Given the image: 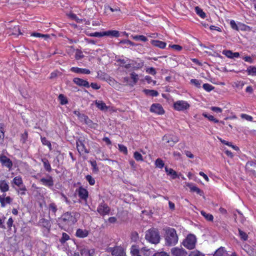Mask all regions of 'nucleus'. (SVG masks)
Instances as JSON below:
<instances>
[{"instance_id": "20e7f679", "label": "nucleus", "mask_w": 256, "mask_h": 256, "mask_svg": "<svg viewBox=\"0 0 256 256\" xmlns=\"http://www.w3.org/2000/svg\"><path fill=\"white\" fill-rule=\"evenodd\" d=\"M106 252H110L112 256H126L124 249L119 246L108 247L106 248Z\"/></svg>"}, {"instance_id": "de8ad7c7", "label": "nucleus", "mask_w": 256, "mask_h": 256, "mask_svg": "<svg viewBox=\"0 0 256 256\" xmlns=\"http://www.w3.org/2000/svg\"><path fill=\"white\" fill-rule=\"evenodd\" d=\"M4 136V130L2 126L0 124V143L2 142Z\"/></svg>"}, {"instance_id": "f257e3e1", "label": "nucleus", "mask_w": 256, "mask_h": 256, "mask_svg": "<svg viewBox=\"0 0 256 256\" xmlns=\"http://www.w3.org/2000/svg\"><path fill=\"white\" fill-rule=\"evenodd\" d=\"M165 240L168 246L175 245L178 242V236L174 228H168L166 230Z\"/></svg>"}, {"instance_id": "bf43d9fd", "label": "nucleus", "mask_w": 256, "mask_h": 256, "mask_svg": "<svg viewBox=\"0 0 256 256\" xmlns=\"http://www.w3.org/2000/svg\"><path fill=\"white\" fill-rule=\"evenodd\" d=\"M70 238L69 236L66 233L64 232L62 234V236L61 238L60 242H64L66 240H68Z\"/></svg>"}, {"instance_id": "aec40b11", "label": "nucleus", "mask_w": 256, "mask_h": 256, "mask_svg": "<svg viewBox=\"0 0 256 256\" xmlns=\"http://www.w3.org/2000/svg\"><path fill=\"white\" fill-rule=\"evenodd\" d=\"M70 70L72 72L78 74H89L90 73V72L89 70L86 68H81L76 67H72L71 68Z\"/></svg>"}, {"instance_id": "412c9836", "label": "nucleus", "mask_w": 256, "mask_h": 256, "mask_svg": "<svg viewBox=\"0 0 256 256\" xmlns=\"http://www.w3.org/2000/svg\"><path fill=\"white\" fill-rule=\"evenodd\" d=\"M88 234V232L86 230L78 228L76 232V236L80 238H86Z\"/></svg>"}, {"instance_id": "864d4df0", "label": "nucleus", "mask_w": 256, "mask_h": 256, "mask_svg": "<svg viewBox=\"0 0 256 256\" xmlns=\"http://www.w3.org/2000/svg\"><path fill=\"white\" fill-rule=\"evenodd\" d=\"M131 78L133 80L134 84H136L138 80V75L135 72H133L130 74Z\"/></svg>"}, {"instance_id": "c03bdc74", "label": "nucleus", "mask_w": 256, "mask_h": 256, "mask_svg": "<svg viewBox=\"0 0 256 256\" xmlns=\"http://www.w3.org/2000/svg\"><path fill=\"white\" fill-rule=\"evenodd\" d=\"M130 252L133 256L138 254L139 250L136 246H132L130 248Z\"/></svg>"}, {"instance_id": "49530a36", "label": "nucleus", "mask_w": 256, "mask_h": 256, "mask_svg": "<svg viewBox=\"0 0 256 256\" xmlns=\"http://www.w3.org/2000/svg\"><path fill=\"white\" fill-rule=\"evenodd\" d=\"M104 32H95L90 34V36L94 37H101L105 36Z\"/></svg>"}, {"instance_id": "0e129e2a", "label": "nucleus", "mask_w": 256, "mask_h": 256, "mask_svg": "<svg viewBox=\"0 0 256 256\" xmlns=\"http://www.w3.org/2000/svg\"><path fill=\"white\" fill-rule=\"evenodd\" d=\"M230 25L231 28L232 29L235 30H238V27L236 22H234V20H230Z\"/></svg>"}, {"instance_id": "cd10ccee", "label": "nucleus", "mask_w": 256, "mask_h": 256, "mask_svg": "<svg viewBox=\"0 0 256 256\" xmlns=\"http://www.w3.org/2000/svg\"><path fill=\"white\" fill-rule=\"evenodd\" d=\"M104 34L106 36H112L114 37H118L120 36L119 32L114 30L104 32Z\"/></svg>"}, {"instance_id": "e433bc0d", "label": "nucleus", "mask_w": 256, "mask_h": 256, "mask_svg": "<svg viewBox=\"0 0 256 256\" xmlns=\"http://www.w3.org/2000/svg\"><path fill=\"white\" fill-rule=\"evenodd\" d=\"M155 165L156 167L162 168L164 166V164L162 159L158 158L156 160Z\"/></svg>"}, {"instance_id": "4468645a", "label": "nucleus", "mask_w": 256, "mask_h": 256, "mask_svg": "<svg viewBox=\"0 0 256 256\" xmlns=\"http://www.w3.org/2000/svg\"><path fill=\"white\" fill-rule=\"evenodd\" d=\"M40 182L44 186L52 187L54 186L53 178L51 176H48L47 178H42Z\"/></svg>"}, {"instance_id": "13d9d810", "label": "nucleus", "mask_w": 256, "mask_h": 256, "mask_svg": "<svg viewBox=\"0 0 256 256\" xmlns=\"http://www.w3.org/2000/svg\"><path fill=\"white\" fill-rule=\"evenodd\" d=\"M28 132H25L24 134H22L21 136V140H20L22 142V143L26 142L27 138H28Z\"/></svg>"}, {"instance_id": "dca6fc26", "label": "nucleus", "mask_w": 256, "mask_h": 256, "mask_svg": "<svg viewBox=\"0 0 256 256\" xmlns=\"http://www.w3.org/2000/svg\"><path fill=\"white\" fill-rule=\"evenodd\" d=\"M62 220L68 222H76L75 218L72 215L71 213L68 212L65 213L62 216Z\"/></svg>"}, {"instance_id": "6ab92c4d", "label": "nucleus", "mask_w": 256, "mask_h": 256, "mask_svg": "<svg viewBox=\"0 0 256 256\" xmlns=\"http://www.w3.org/2000/svg\"><path fill=\"white\" fill-rule=\"evenodd\" d=\"M78 195L82 199L86 200L88 197V192L83 188H80L78 190Z\"/></svg>"}, {"instance_id": "423d86ee", "label": "nucleus", "mask_w": 256, "mask_h": 256, "mask_svg": "<svg viewBox=\"0 0 256 256\" xmlns=\"http://www.w3.org/2000/svg\"><path fill=\"white\" fill-rule=\"evenodd\" d=\"M163 141L167 144H169L170 146H173L179 140L178 138L175 136L172 135H165L162 138Z\"/></svg>"}, {"instance_id": "f03ea898", "label": "nucleus", "mask_w": 256, "mask_h": 256, "mask_svg": "<svg viewBox=\"0 0 256 256\" xmlns=\"http://www.w3.org/2000/svg\"><path fill=\"white\" fill-rule=\"evenodd\" d=\"M146 239L149 242L156 244L160 242V236L158 232L154 228H151L146 232Z\"/></svg>"}, {"instance_id": "a878e982", "label": "nucleus", "mask_w": 256, "mask_h": 256, "mask_svg": "<svg viewBox=\"0 0 256 256\" xmlns=\"http://www.w3.org/2000/svg\"><path fill=\"white\" fill-rule=\"evenodd\" d=\"M186 186L190 189V190L192 192H196L197 194H199L200 196L202 194V192L197 186H194L190 184H187Z\"/></svg>"}, {"instance_id": "a18cd8bd", "label": "nucleus", "mask_w": 256, "mask_h": 256, "mask_svg": "<svg viewBox=\"0 0 256 256\" xmlns=\"http://www.w3.org/2000/svg\"><path fill=\"white\" fill-rule=\"evenodd\" d=\"M202 87L207 92H210L214 88L213 86L208 84H204Z\"/></svg>"}, {"instance_id": "774afa93", "label": "nucleus", "mask_w": 256, "mask_h": 256, "mask_svg": "<svg viewBox=\"0 0 256 256\" xmlns=\"http://www.w3.org/2000/svg\"><path fill=\"white\" fill-rule=\"evenodd\" d=\"M152 256H170L166 252H160L156 253Z\"/></svg>"}, {"instance_id": "6e6552de", "label": "nucleus", "mask_w": 256, "mask_h": 256, "mask_svg": "<svg viewBox=\"0 0 256 256\" xmlns=\"http://www.w3.org/2000/svg\"><path fill=\"white\" fill-rule=\"evenodd\" d=\"M97 211L100 215L104 216L109 213L110 208L106 204L102 202L98 206Z\"/></svg>"}, {"instance_id": "9d476101", "label": "nucleus", "mask_w": 256, "mask_h": 256, "mask_svg": "<svg viewBox=\"0 0 256 256\" xmlns=\"http://www.w3.org/2000/svg\"><path fill=\"white\" fill-rule=\"evenodd\" d=\"M0 162L2 166H6L9 169H10L12 166V160L6 156H0Z\"/></svg>"}, {"instance_id": "b1692460", "label": "nucleus", "mask_w": 256, "mask_h": 256, "mask_svg": "<svg viewBox=\"0 0 256 256\" xmlns=\"http://www.w3.org/2000/svg\"><path fill=\"white\" fill-rule=\"evenodd\" d=\"M96 105L101 110L106 111L108 109L106 104L102 100H96Z\"/></svg>"}, {"instance_id": "4d7b16f0", "label": "nucleus", "mask_w": 256, "mask_h": 256, "mask_svg": "<svg viewBox=\"0 0 256 256\" xmlns=\"http://www.w3.org/2000/svg\"><path fill=\"white\" fill-rule=\"evenodd\" d=\"M190 82L198 88L200 87L201 84V82L196 79L191 80Z\"/></svg>"}, {"instance_id": "ea45409f", "label": "nucleus", "mask_w": 256, "mask_h": 256, "mask_svg": "<svg viewBox=\"0 0 256 256\" xmlns=\"http://www.w3.org/2000/svg\"><path fill=\"white\" fill-rule=\"evenodd\" d=\"M31 36H34V37L42 38H44L45 39L49 38V36L48 34H41L38 33V32L32 33L31 34Z\"/></svg>"}, {"instance_id": "9b49d317", "label": "nucleus", "mask_w": 256, "mask_h": 256, "mask_svg": "<svg viewBox=\"0 0 256 256\" xmlns=\"http://www.w3.org/2000/svg\"><path fill=\"white\" fill-rule=\"evenodd\" d=\"M246 168L248 172L253 174H256V162H248L246 166Z\"/></svg>"}, {"instance_id": "79ce46f5", "label": "nucleus", "mask_w": 256, "mask_h": 256, "mask_svg": "<svg viewBox=\"0 0 256 256\" xmlns=\"http://www.w3.org/2000/svg\"><path fill=\"white\" fill-rule=\"evenodd\" d=\"M58 99L60 101V103L61 104L64 105L68 103L66 98L62 94L59 95Z\"/></svg>"}, {"instance_id": "7c9ffc66", "label": "nucleus", "mask_w": 256, "mask_h": 256, "mask_svg": "<svg viewBox=\"0 0 256 256\" xmlns=\"http://www.w3.org/2000/svg\"><path fill=\"white\" fill-rule=\"evenodd\" d=\"M144 92L146 94L152 96H156L158 94V92L154 90H144Z\"/></svg>"}, {"instance_id": "ddd939ff", "label": "nucleus", "mask_w": 256, "mask_h": 256, "mask_svg": "<svg viewBox=\"0 0 256 256\" xmlns=\"http://www.w3.org/2000/svg\"><path fill=\"white\" fill-rule=\"evenodd\" d=\"M12 201V198L10 196H6V194L0 196V203L2 207H4L6 204H10Z\"/></svg>"}, {"instance_id": "0eeeda50", "label": "nucleus", "mask_w": 256, "mask_h": 256, "mask_svg": "<svg viewBox=\"0 0 256 256\" xmlns=\"http://www.w3.org/2000/svg\"><path fill=\"white\" fill-rule=\"evenodd\" d=\"M172 256H187V252L182 248L178 247L173 248L171 249Z\"/></svg>"}, {"instance_id": "5fc2aeb1", "label": "nucleus", "mask_w": 256, "mask_h": 256, "mask_svg": "<svg viewBox=\"0 0 256 256\" xmlns=\"http://www.w3.org/2000/svg\"><path fill=\"white\" fill-rule=\"evenodd\" d=\"M222 54H224L228 58H232V52L230 50H224L222 52Z\"/></svg>"}, {"instance_id": "7ed1b4c3", "label": "nucleus", "mask_w": 256, "mask_h": 256, "mask_svg": "<svg viewBox=\"0 0 256 256\" xmlns=\"http://www.w3.org/2000/svg\"><path fill=\"white\" fill-rule=\"evenodd\" d=\"M196 242V238L195 236L190 234L183 241L182 244L186 248L192 250L195 248Z\"/></svg>"}, {"instance_id": "338daca9", "label": "nucleus", "mask_w": 256, "mask_h": 256, "mask_svg": "<svg viewBox=\"0 0 256 256\" xmlns=\"http://www.w3.org/2000/svg\"><path fill=\"white\" fill-rule=\"evenodd\" d=\"M210 110L214 112H217V113L222 112V109L218 107L212 106L210 108Z\"/></svg>"}, {"instance_id": "5701e85b", "label": "nucleus", "mask_w": 256, "mask_h": 256, "mask_svg": "<svg viewBox=\"0 0 256 256\" xmlns=\"http://www.w3.org/2000/svg\"><path fill=\"white\" fill-rule=\"evenodd\" d=\"M151 44L153 46H157L160 48H164L166 46V43L160 40H152L151 41Z\"/></svg>"}, {"instance_id": "a211bd4d", "label": "nucleus", "mask_w": 256, "mask_h": 256, "mask_svg": "<svg viewBox=\"0 0 256 256\" xmlns=\"http://www.w3.org/2000/svg\"><path fill=\"white\" fill-rule=\"evenodd\" d=\"M38 224L40 226L46 228L47 230H49L51 227L50 222L45 218H42L40 220Z\"/></svg>"}, {"instance_id": "58836bf2", "label": "nucleus", "mask_w": 256, "mask_h": 256, "mask_svg": "<svg viewBox=\"0 0 256 256\" xmlns=\"http://www.w3.org/2000/svg\"><path fill=\"white\" fill-rule=\"evenodd\" d=\"M239 235L242 240H246L248 238V234L242 231L241 230L238 229Z\"/></svg>"}, {"instance_id": "09e8293b", "label": "nucleus", "mask_w": 256, "mask_h": 256, "mask_svg": "<svg viewBox=\"0 0 256 256\" xmlns=\"http://www.w3.org/2000/svg\"><path fill=\"white\" fill-rule=\"evenodd\" d=\"M189 256H204V254H202L200 252L195 250L192 252L190 254H189Z\"/></svg>"}, {"instance_id": "c9c22d12", "label": "nucleus", "mask_w": 256, "mask_h": 256, "mask_svg": "<svg viewBox=\"0 0 256 256\" xmlns=\"http://www.w3.org/2000/svg\"><path fill=\"white\" fill-rule=\"evenodd\" d=\"M195 11L196 13L202 18H204L206 17V14L199 7L196 6L195 8Z\"/></svg>"}, {"instance_id": "c85d7f7f", "label": "nucleus", "mask_w": 256, "mask_h": 256, "mask_svg": "<svg viewBox=\"0 0 256 256\" xmlns=\"http://www.w3.org/2000/svg\"><path fill=\"white\" fill-rule=\"evenodd\" d=\"M13 182L17 186H20L22 185L23 182L22 177L20 176H16L13 180Z\"/></svg>"}, {"instance_id": "4be33fe9", "label": "nucleus", "mask_w": 256, "mask_h": 256, "mask_svg": "<svg viewBox=\"0 0 256 256\" xmlns=\"http://www.w3.org/2000/svg\"><path fill=\"white\" fill-rule=\"evenodd\" d=\"M0 190L2 192H6L9 190V186L6 180H0Z\"/></svg>"}, {"instance_id": "f3484780", "label": "nucleus", "mask_w": 256, "mask_h": 256, "mask_svg": "<svg viewBox=\"0 0 256 256\" xmlns=\"http://www.w3.org/2000/svg\"><path fill=\"white\" fill-rule=\"evenodd\" d=\"M76 147L80 153H88V152L87 149L86 148L83 142L80 140H78L76 142Z\"/></svg>"}, {"instance_id": "f704fd0d", "label": "nucleus", "mask_w": 256, "mask_h": 256, "mask_svg": "<svg viewBox=\"0 0 256 256\" xmlns=\"http://www.w3.org/2000/svg\"><path fill=\"white\" fill-rule=\"evenodd\" d=\"M202 116L207 118L210 121H212L214 122L215 123H217V122H218L219 121L218 120L212 116V115H210V114H208L206 113H203L202 114Z\"/></svg>"}, {"instance_id": "4c0bfd02", "label": "nucleus", "mask_w": 256, "mask_h": 256, "mask_svg": "<svg viewBox=\"0 0 256 256\" xmlns=\"http://www.w3.org/2000/svg\"><path fill=\"white\" fill-rule=\"evenodd\" d=\"M132 38L133 39L136 40H140L142 42H146L148 40L147 38L143 35H136L134 36H132Z\"/></svg>"}, {"instance_id": "a19ab883", "label": "nucleus", "mask_w": 256, "mask_h": 256, "mask_svg": "<svg viewBox=\"0 0 256 256\" xmlns=\"http://www.w3.org/2000/svg\"><path fill=\"white\" fill-rule=\"evenodd\" d=\"M41 141L43 144L47 146L50 150H52L51 144L46 138H41Z\"/></svg>"}, {"instance_id": "473e14b6", "label": "nucleus", "mask_w": 256, "mask_h": 256, "mask_svg": "<svg viewBox=\"0 0 256 256\" xmlns=\"http://www.w3.org/2000/svg\"><path fill=\"white\" fill-rule=\"evenodd\" d=\"M42 161L44 164V168L46 170V171L50 172L52 168L48 160H47L46 159H42Z\"/></svg>"}, {"instance_id": "680f3d73", "label": "nucleus", "mask_w": 256, "mask_h": 256, "mask_svg": "<svg viewBox=\"0 0 256 256\" xmlns=\"http://www.w3.org/2000/svg\"><path fill=\"white\" fill-rule=\"evenodd\" d=\"M170 47L172 48L177 50V51H180L182 50V47L178 44H173V45H170Z\"/></svg>"}, {"instance_id": "603ef678", "label": "nucleus", "mask_w": 256, "mask_h": 256, "mask_svg": "<svg viewBox=\"0 0 256 256\" xmlns=\"http://www.w3.org/2000/svg\"><path fill=\"white\" fill-rule=\"evenodd\" d=\"M118 148H119V150L122 152L124 154H127L128 153V150H127V148L126 146H124L122 145V144H118Z\"/></svg>"}, {"instance_id": "69168bd1", "label": "nucleus", "mask_w": 256, "mask_h": 256, "mask_svg": "<svg viewBox=\"0 0 256 256\" xmlns=\"http://www.w3.org/2000/svg\"><path fill=\"white\" fill-rule=\"evenodd\" d=\"M146 72L152 75H155L156 74V71L154 68H150L146 69Z\"/></svg>"}, {"instance_id": "e2e57ef3", "label": "nucleus", "mask_w": 256, "mask_h": 256, "mask_svg": "<svg viewBox=\"0 0 256 256\" xmlns=\"http://www.w3.org/2000/svg\"><path fill=\"white\" fill-rule=\"evenodd\" d=\"M22 187L20 188L19 189V192H20V194L22 196L26 194V186L22 185L21 186Z\"/></svg>"}, {"instance_id": "393cba45", "label": "nucleus", "mask_w": 256, "mask_h": 256, "mask_svg": "<svg viewBox=\"0 0 256 256\" xmlns=\"http://www.w3.org/2000/svg\"><path fill=\"white\" fill-rule=\"evenodd\" d=\"M228 254L224 250V248L220 247L216 250L214 256H227Z\"/></svg>"}, {"instance_id": "3c124183", "label": "nucleus", "mask_w": 256, "mask_h": 256, "mask_svg": "<svg viewBox=\"0 0 256 256\" xmlns=\"http://www.w3.org/2000/svg\"><path fill=\"white\" fill-rule=\"evenodd\" d=\"M50 210L51 211L53 214H55L57 210V208L56 205L54 203H52L49 206Z\"/></svg>"}, {"instance_id": "37998d69", "label": "nucleus", "mask_w": 256, "mask_h": 256, "mask_svg": "<svg viewBox=\"0 0 256 256\" xmlns=\"http://www.w3.org/2000/svg\"><path fill=\"white\" fill-rule=\"evenodd\" d=\"M134 157L137 161H142L143 158L142 155L138 152H135L134 154Z\"/></svg>"}, {"instance_id": "6e6d98bb", "label": "nucleus", "mask_w": 256, "mask_h": 256, "mask_svg": "<svg viewBox=\"0 0 256 256\" xmlns=\"http://www.w3.org/2000/svg\"><path fill=\"white\" fill-rule=\"evenodd\" d=\"M86 180L88 182L90 185H94L95 184V180L90 176L88 175L86 176Z\"/></svg>"}, {"instance_id": "f8f14e48", "label": "nucleus", "mask_w": 256, "mask_h": 256, "mask_svg": "<svg viewBox=\"0 0 256 256\" xmlns=\"http://www.w3.org/2000/svg\"><path fill=\"white\" fill-rule=\"evenodd\" d=\"M81 256H94V250L88 248H82L80 250Z\"/></svg>"}, {"instance_id": "052dcab7", "label": "nucleus", "mask_w": 256, "mask_h": 256, "mask_svg": "<svg viewBox=\"0 0 256 256\" xmlns=\"http://www.w3.org/2000/svg\"><path fill=\"white\" fill-rule=\"evenodd\" d=\"M241 118L248 121H252L253 119L252 116L244 114H241Z\"/></svg>"}, {"instance_id": "39448f33", "label": "nucleus", "mask_w": 256, "mask_h": 256, "mask_svg": "<svg viewBox=\"0 0 256 256\" xmlns=\"http://www.w3.org/2000/svg\"><path fill=\"white\" fill-rule=\"evenodd\" d=\"M174 108L178 111H182L188 109L190 104L186 101L178 100L174 104Z\"/></svg>"}, {"instance_id": "c756f323", "label": "nucleus", "mask_w": 256, "mask_h": 256, "mask_svg": "<svg viewBox=\"0 0 256 256\" xmlns=\"http://www.w3.org/2000/svg\"><path fill=\"white\" fill-rule=\"evenodd\" d=\"M74 114H76V116H78L80 118H84V120H85L86 124H88L89 122H90V120L88 119V116H84L83 114H80V113L78 111L75 110L74 111Z\"/></svg>"}, {"instance_id": "2eb2a0df", "label": "nucleus", "mask_w": 256, "mask_h": 256, "mask_svg": "<svg viewBox=\"0 0 256 256\" xmlns=\"http://www.w3.org/2000/svg\"><path fill=\"white\" fill-rule=\"evenodd\" d=\"M73 82L78 86H84L86 88H89L90 84L89 82L86 81V80H84L83 79H81L78 78H74Z\"/></svg>"}, {"instance_id": "2f4dec72", "label": "nucleus", "mask_w": 256, "mask_h": 256, "mask_svg": "<svg viewBox=\"0 0 256 256\" xmlns=\"http://www.w3.org/2000/svg\"><path fill=\"white\" fill-rule=\"evenodd\" d=\"M246 72L249 75L256 76V67L250 66L247 68Z\"/></svg>"}, {"instance_id": "bb28decb", "label": "nucleus", "mask_w": 256, "mask_h": 256, "mask_svg": "<svg viewBox=\"0 0 256 256\" xmlns=\"http://www.w3.org/2000/svg\"><path fill=\"white\" fill-rule=\"evenodd\" d=\"M165 170L167 174L171 176L173 179L176 178L178 176L176 172L171 168H168L167 166H166Z\"/></svg>"}, {"instance_id": "72a5a7b5", "label": "nucleus", "mask_w": 256, "mask_h": 256, "mask_svg": "<svg viewBox=\"0 0 256 256\" xmlns=\"http://www.w3.org/2000/svg\"><path fill=\"white\" fill-rule=\"evenodd\" d=\"M202 216H203L206 219L209 221H212L214 217L212 214H207L206 212L202 210L200 212Z\"/></svg>"}, {"instance_id": "1a4fd4ad", "label": "nucleus", "mask_w": 256, "mask_h": 256, "mask_svg": "<svg viewBox=\"0 0 256 256\" xmlns=\"http://www.w3.org/2000/svg\"><path fill=\"white\" fill-rule=\"evenodd\" d=\"M150 111L158 114H162L164 112L162 106L159 104H152L150 107Z\"/></svg>"}, {"instance_id": "8fccbe9b", "label": "nucleus", "mask_w": 256, "mask_h": 256, "mask_svg": "<svg viewBox=\"0 0 256 256\" xmlns=\"http://www.w3.org/2000/svg\"><path fill=\"white\" fill-rule=\"evenodd\" d=\"M12 34L13 35H20L22 34L18 26H16L14 27Z\"/></svg>"}]
</instances>
